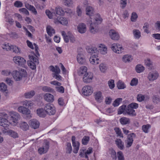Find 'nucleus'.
Wrapping results in <instances>:
<instances>
[{"label": "nucleus", "instance_id": "14", "mask_svg": "<svg viewBox=\"0 0 160 160\" xmlns=\"http://www.w3.org/2000/svg\"><path fill=\"white\" fill-rule=\"evenodd\" d=\"M77 59L78 62L81 64H84L86 61V59L84 53L83 52H78L77 57Z\"/></svg>", "mask_w": 160, "mask_h": 160}, {"label": "nucleus", "instance_id": "52", "mask_svg": "<svg viewBox=\"0 0 160 160\" xmlns=\"http://www.w3.org/2000/svg\"><path fill=\"white\" fill-rule=\"evenodd\" d=\"M7 90V87L6 84L3 82L0 83V91L4 92Z\"/></svg>", "mask_w": 160, "mask_h": 160}, {"label": "nucleus", "instance_id": "2", "mask_svg": "<svg viewBox=\"0 0 160 160\" xmlns=\"http://www.w3.org/2000/svg\"><path fill=\"white\" fill-rule=\"evenodd\" d=\"M102 21V19L100 15L98 14H96L94 19L91 20L89 22L90 32L93 34L97 33L99 30L97 25L101 23Z\"/></svg>", "mask_w": 160, "mask_h": 160}, {"label": "nucleus", "instance_id": "15", "mask_svg": "<svg viewBox=\"0 0 160 160\" xmlns=\"http://www.w3.org/2000/svg\"><path fill=\"white\" fill-rule=\"evenodd\" d=\"M136 135L133 133L129 134L127 136V138L125 141L126 147L129 148L131 147L133 142V138H135Z\"/></svg>", "mask_w": 160, "mask_h": 160}, {"label": "nucleus", "instance_id": "6", "mask_svg": "<svg viewBox=\"0 0 160 160\" xmlns=\"http://www.w3.org/2000/svg\"><path fill=\"white\" fill-rule=\"evenodd\" d=\"M29 61H28V65L32 69H35L36 68V65L38 64L39 61L38 59L32 54L29 55Z\"/></svg>", "mask_w": 160, "mask_h": 160}, {"label": "nucleus", "instance_id": "53", "mask_svg": "<svg viewBox=\"0 0 160 160\" xmlns=\"http://www.w3.org/2000/svg\"><path fill=\"white\" fill-rule=\"evenodd\" d=\"M117 155L118 160H125L124 156L122 152L120 151L118 152Z\"/></svg>", "mask_w": 160, "mask_h": 160}, {"label": "nucleus", "instance_id": "45", "mask_svg": "<svg viewBox=\"0 0 160 160\" xmlns=\"http://www.w3.org/2000/svg\"><path fill=\"white\" fill-rule=\"evenodd\" d=\"M26 7L29 10L31 11L35 14H37V12L35 8L32 5H29L28 4H25Z\"/></svg>", "mask_w": 160, "mask_h": 160}, {"label": "nucleus", "instance_id": "13", "mask_svg": "<svg viewBox=\"0 0 160 160\" xmlns=\"http://www.w3.org/2000/svg\"><path fill=\"white\" fill-rule=\"evenodd\" d=\"M94 97L95 100L98 102L101 103L103 100L104 97L102 92L100 91H97L93 93Z\"/></svg>", "mask_w": 160, "mask_h": 160}, {"label": "nucleus", "instance_id": "50", "mask_svg": "<svg viewBox=\"0 0 160 160\" xmlns=\"http://www.w3.org/2000/svg\"><path fill=\"white\" fill-rule=\"evenodd\" d=\"M150 128L151 125L150 124L144 125L142 126V130L145 133H148Z\"/></svg>", "mask_w": 160, "mask_h": 160}, {"label": "nucleus", "instance_id": "35", "mask_svg": "<svg viewBox=\"0 0 160 160\" xmlns=\"http://www.w3.org/2000/svg\"><path fill=\"white\" fill-rule=\"evenodd\" d=\"M37 115L41 117H44L46 116V112L42 108H40L37 110Z\"/></svg>", "mask_w": 160, "mask_h": 160}, {"label": "nucleus", "instance_id": "34", "mask_svg": "<svg viewBox=\"0 0 160 160\" xmlns=\"http://www.w3.org/2000/svg\"><path fill=\"white\" fill-rule=\"evenodd\" d=\"M133 57L132 56L127 54L123 56L122 58V60L125 62H131L133 60Z\"/></svg>", "mask_w": 160, "mask_h": 160}, {"label": "nucleus", "instance_id": "33", "mask_svg": "<svg viewBox=\"0 0 160 160\" xmlns=\"http://www.w3.org/2000/svg\"><path fill=\"white\" fill-rule=\"evenodd\" d=\"M99 68L100 72L102 73L105 72L107 71L108 67L106 64L105 63H102L99 66Z\"/></svg>", "mask_w": 160, "mask_h": 160}, {"label": "nucleus", "instance_id": "5", "mask_svg": "<svg viewBox=\"0 0 160 160\" xmlns=\"http://www.w3.org/2000/svg\"><path fill=\"white\" fill-rule=\"evenodd\" d=\"M62 35L64 39V41L68 43L70 40V42L72 43H75L77 42V40L74 35L69 32L67 34L64 31H62L61 32Z\"/></svg>", "mask_w": 160, "mask_h": 160}, {"label": "nucleus", "instance_id": "1", "mask_svg": "<svg viewBox=\"0 0 160 160\" xmlns=\"http://www.w3.org/2000/svg\"><path fill=\"white\" fill-rule=\"evenodd\" d=\"M20 116L17 112L9 111L8 114L5 112L0 113V126L4 128H8L10 125L16 126L20 119Z\"/></svg>", "mask_w": 160, "mask_h": 160}, {"label": "nucleus", "instance_id": "38", "mask_svg": "<svg viewBox=\"0 0 160 160\" xmlns=\"http://www.w3.org/2000/svg\"><path fill=\"white\" fill-rule=\"evenodd\" d=\"M120 122L122 125H126L130 123V119L125 117H123L120 119Z\"/></svg>", "mask_w": 160, "mask_h": 160}, {"label": "nucleus", "instance_id": "29", "mask_svg": "<svg viewBox=\"0 0 160 160\" xmlns=\"http://www.w3.org/2000/svg\"><path fill=\"white\" fill-rule=\"evenodd\" d=\"M127 107L125 105H123L120 107L118 110V114H123L124 115H127Z\"/></svg>", "mask_w": 160, "mask_h": 160}, {"label": "nucleus", "instance_id": "32", "mask_svg": "<svg viewBox=\"0 0 160 160\" xmlns=\"http://www.w3.org/2000/svg\"><path fill=\"white\" fill-rule=\"evenodd\" d=\"M132 32L135 39H138L141 37V32L139 30L134 29L132 30Z\"/></svg>", "mask_w": 160, "mask_h": 160}, {"label": "nucleus", "instance_id": "42", "mask_svg": "<svg viewBox=\"0 0 160 160\" xmlns=\"http://www.w3.org/2000/svg\"><path fill=\"white\" fill-rule=\"evenodd\" d=\"M87 68L85 66H82L79 69L78 73V74H83L87 73Z\"/></svg>", "mask_w": 160, "mask_h": 160}, {"label": "nucleus", "instance_id": "59", "mask_svg": "<svg viewBox=\"0 0 160 160\" xmlns=\"http://www.w3.org/2000/svg\"><path fill=\"white\" fill-rule=\"evenodd\" d=\"M60 73H52V77L57 80L60 81L62 80V77L59 74Z\"/></svg>", "mask_w": 160, "mask_h": 160}, {"label": "nucleus", "instance_id": "55", "mask_svg": "<svg viewBox=\"0 0 160 160\" xmlns=\"http://www.w3.org/2000/svg\"><path fill=\"white\" fill-rule=\"evenodd\" d=\"M108 85L111 89L115 87L114 81L112 79L109 80L108 82Z\"/></svg>", "mask_w": 160, "mask_h": 160}, {"label": "nucleus", "instance_id": "24", "mask_svg": "<svg viewBox=\"0 0 160 160\" xmlns=\"http://www.w3.org/2000/svg\"><path fill=\"white\" fill-rule=\"evenodd\" d=\"M18 110L19 112L23 114H29L30 113V111L28 109L22 106L18 107Z\"/></svg>", "mask_w": 160, "mask_h": 160}, {"label": "nucleus", "instance_id": "21", "mask_svg": "<svg viewBox=\"0 0 160 160\" xmlns=\"http://www.w3.org/2000/svg\"><path fill=\"white\" fill-rule=\"evenodd\" d=\"M27 43L28 47L31 49H33L34 48L35 49L36 53V56H39V54L38 51L39 48L38 46L35 43H34L33 45L32 43L29 40L27 41Z\"/></svg>", "mask_w": 160, "mask_h": 160}, {"label": "nucleus", "instance_id": "31", "mask_svg": "<svg viewBox=\"0 0 160 160\" xmlns=\"http://www.w3.org/2000/svg\"><path fill=\"white\" fill-rule=\"evenodd\" d=\"M47 32L50 37H51L55 33V30L50 25H48L46 28Z\"/></svg>", "mask_w": 160, "mask_h": 160}, {"label": "nucleus", "instance_id": "11", "mask_svg": "<svg viewBox=\"0 0 160 160\" xmlns=\"http://www.w3.org/2000/svg\"><path fill=\"white\" fill-rule=\"evenodd\" d=\"M13 61L16 64L22 67L26 63V60L20 56H16L13 57Z\"/></svg>", "mask_w": 160, "mask_h": 160}, {"label": "nucleus", "instance_id": "58", "mask_svg": "<svg viewBox=\"0 0 160 160\" xmlns=\"http://www.w3.org/2000/svg\"><path fill=\"white\" fill-rule=\"evenodd\" d=\"M122 100V98H118L115 100L113 102L112 104L114 107H117L120 103Z\"/></svg>", "mask_w": 160, "mask_h": 160}, {"label": "nucleus", "instance_id": "23", "mask_svg": "<svg viewBox=\"0 0 160 160\" xmlns=\"http://www.w3.org/2000/svg\"><path fill=\"white\" fill-rule=\"evenodd\" d=\"M99 51L102 55H105L107 53L108 49L107 46L103 44H100L98 45Z\"/></svg>", "mask_w": 160, "mask_h": 160}, {"label": "nucleus", "instance_id": "54", "mask_svg": "<svg viewBox=\"0 0 160 160\" xmlns=\"http://www.w3.org/2000/svg\"><path fill=\"white\" fill-rule=\"evenodd\" d=\"M76 12L78 16L80 17L82 16V8L80 5H78L76 8Z\"/></svg>", "mask_w": 160, "mask_h": 160}, {"label": "nucleus", "instance_id": "26", "mask_svg": "<svg viewBox=\"0 0 160 160\" xmlns=\"http://www.w3.org/2000/svg\"><path fill=\"white\" fill-rule=\"evenodd\" d=\"M80 155L82 157H85L86 158H88L87 154H89L92 152V148H89L86 151L85 150H80Z\"/></svg>", "mask_w": 160, "mask_h": 160}, {"label": "nucleus", "instance_id": "20", "mask_svg": "<svg viewBox=\"0 0 160 160\" xmlns=\"http://www.w3.org/2000/svg\"><path fill=\"white\" fill-rule=\"evenodd\" d=\"M54 22L57 24L59 23L63 25H67L68 23V20L66 18L58 17L54 19Z\"/></svg>", "mask_w": 160, "mask_h": 160}, {"label": "nucleus", "instance_id": "46", "mask_svg": "<svg viewBox=\"0 0 160 160\" xmlns=\"http://www.w3.org/2000/svg\"><path fill=\"white\" fill-rule=\"evenodd\" d=\"M62 2L64 5L68 7L72 6L73 3L72 0H62Z\"/></svg>", "mask_w": 160, "mask_h": 160}, {"label": "nucleus", "instance_id": "63", "mask_svg": "<svg viewBox=\"0 0 160 160\" xmlns=\"http://www.w3.org/2000/svg\"><path fill=\"white\" fill-rule=\"evenodd\" d=\"M128 106L130 108H131L133 109H136L138 107V104L136 103H132L129 104Z\"/></svg>", "mask_w": 160, "mask_h": 160}, {"label": "nucleus", "instance_id": "62", "mask_svg": "<svg viewBox=\"0 0 160 160\" xmlns=\"http://www.w3.org/2000/svg\"><path fill=\"white\" fill-rule=\"evenodd\" d=\"M137 18L138 15L135 12H132L131 17V21L133 22H135Z\"/></svg>", "mask_w": 160, "mask_h": 160}, {"label": "nucleus", "instance_id": "61", "mask_svg": "<svg viewBox=\"0 0 160 160\" xmlns=\"http://www.w3.org/2000/svg\"><path fill=\"white\" fill-rule=\"evenodd\" d=\"M67 152L69 153H70L72 151V148L71 143H67Z\"/></svg>", "mask_w": 160, "mask_h": 160}, {"label": "nucleus", "instance_id": "44", "mask_svg": "<svg viewBox=\"0 0 160 160\" xmlns=\"http://www.w3.org/2000/svg\"><path fill=\"white\" fill-rule=\"evenodd\" d=\"M11 71L10 70L8 69H4L2 70L1 72L2 75L5 76H8L11 74H12Z\"/></svg>", "mask_w": 160, "mask_h": 160}, {"label": "nucleus", "instance_id": "56", "mask_svg": "<svg viewBox=\"0 0 160 160\" xmlns=\"http://www.w3.org/2000/svg\"><path fill=\"white\" fill-rule=\"evenodd\" d=\"M90 139L89 137L88 136H85L82 139V143L83 145H86Z\"/></svg>", "mask_w": 160, "mask_h": 160}, {"label": "nucleus", "instance_id": "37", "mask_svg": "<svg viewBox=\"0 0 160 160\" xmlns=\"http://www.w3.org/2000/svg\"><path fill=\"white\" fill-rule=\"evenodd\" d=\"M115 142L116 145L121 150L123 149L124 148V143L121 139H117Z\"/></svg>", "mask_w": 160, "mask_h": 160}, {"label": "nucleus", "instance_id": "3", "mask_svg": "<svg viewBox=\"0 0 160 160\" xmlns=\"http://www.w3.org/2000/svg\"><path fill=\"white\" fill-rule=\"evenodd\" d=\"M12 76L16 81H20L23 78L27 77V73L25 70L20 69L18 70H15L12 72Z\"/></svg>", "mask_w": 160, "mask_h": 160}, {"label": "nucleus", "instance_id": "51", "mask_svg": "<svg viewBox=\"0 0 160 160\" xmlns=\"http://www.w3.org/2000/svg\"><path fill=\"white\" fill-rule=\"evenodd\" d=\"M55 10L56 13L58 15H63L64 13V12L62 8L59 7H56Z\"/></svg>", "mask_w": 160, "mask_h": 160}, {"label": "nucleus", "instance_id": "48", "mask_svg": "<svg viewBox=\"0 0 160 160\" xmlns=\"http://www.w3.org/2000/svg\"><path fill=\"white\" fill-rule=\"evenodd\" d=\"M117 86L118 88L120 89H123L126 88V86L124 83L120 80L118 81Z\"/></svg>", "mask_w": 160, "mask_h": 160}, {"label": "nucleus", "instance_id": "30", "mask_svg": "<svg viewBox=\"0 0 160 160\" xmlns=\"http://www.w3.org/2000/svg\"><path fill=\"white\" fill-rule=\"evenodd\" d=\"M127 114L131 117L135 116L137 115L135 110L131 108H130L128 106H127Z\"/></svg>", "mask_w": 160, "mask_h": 160}, {"label": "nucleus", "instance_id": "40", "mask_svg": "<svg viewBox=\"0 0 160 160\" xmlns=\"http://www.w3.org/2000/svg\"><path fill=\"white\" fill-rule=\"evenodd\" d=\"M35 94V92L33 90L28 92L24 93V96L26 98H30Z\"/></svg>", "mask_w": 160, "mask_h": 160}, {"label": "nucleus", "instance_id": "7", "mask_svg": "<svg viewBox=\"0 0 160 160\" xmlns=\"http://www.w3.org/2000/svg\"><path fill=\"white\" fill-rule=\"evenodd\" d=\"M49 143L47 141H45L43 143L42 146L38 148V152L40 155H42L47 153L49 148Z\"/></svg>", "mask_w": 160, "mask_h": 160}, {"label": "nucleus", "instance_id": "22", "mask_svg": "<svg viewBox=\"0 0 160 160\" xmlns=\"http://www.w3.org/2000/svg\"><path fill=\"white\" fill-rule=\"evenodd\" d=\"M29 123L30 126L35 129L38 128L40 125L39 122L36 119L30 120Z\"/></svg>", "mask_w": 160, "mask_h": 160}, {"label": "nucleus", "instance_id": "47", "mask_svg": "<svg viewBox=\"0 0 160 160\" xmlns=\"http://www.w3.org/2000/svg\"><path fill=\"white\" fill-rule=\"evenodd\" d=\"M144 67L141 64H138L135 67L136 71L138 73L142 72L144 71Z\"/></svg>", "mask_w": 160, "mask_h": 160}, {"label": "nucleus", "instance_id": "16", "mask_svg": "<svg viewBox=\"0 0 160 160\" xmlns=\"http://www.w3.org/2000/svg\"><path fill=\"white\" fill-rule=\"evenodd\" d=\"M4 128V129L2 130L3 133L8 135L13 138H16L18 137V134L17 132L12 130H8L6 128Z\"/></svg>", "mask_w": 160, "mask_h": 160}, {"label": "nucleus", "instance_id": "43", "mask_svg": "<svg viewBox=\"0 0 160 160\" xmlns=\"http://www.w3.org/2000/svg\"><path fill=\"white\" fill-rule=\"evenodd\" d=\"M72 146L73 147L74 149L73 152L75 153H78L79 149V143L78 142H76L72 143Z\"/></svg>", "mask_w": 160, "mask_h": 160}, {"label": "nucleus", "instance_id": "57", "mask_svg": "<svg viewBox=\"0 0 160 160\" xmlns=\"http://www.w3.org/2000/svg\"><path fill=\"white\" fill-rule=\"evenodd\" d=\"M12 45L8 43H5L2 45V47L3 49L7 51H9L11 50Z\"/></svg>", "mask_w": 160, "mask_h": 160}, {"label": "nucleus", "instance_id": "60", "mask_svg": "<svg viewBox=\"0 0 160 160\" xmlns=\"http://www.w3.org/2000/svg\"><path fill=\"white\" fill-rule=\"evenodd\" d=\"M144 62L145 65L148 67H151L152 65V62L149 58H147L145 59L144 61Z\"/></svg>", "mask_w": 160, "mask_h": 160}, {"label": "nucleus", "instance_id": "4", "mask_svg": "<svg viewBox=\"0 0 160 160\" xmlns=\"http://www.w3.org/2000/svg\"><path fill=\"white\" fill-rule=\"evenodd\" d=\"M88 52L91 55L89 58L90 63L92 65H96L99 63V59L98 54L95 53L97 50L95 48H91L88 49Z\"/></svg>", "mask_w": 160, "mask_h": 160}, {"label": "nucleus", "instance_id": "25", "mask_svg": "<svg viewBox=\"0 0 160 160\" xmlns=\"http://www.w3.org/2000/svg\"><path fill=\"white\" fill-rule=\"evenodd\" d=\"M45 100L48 102H52L54 100V96L49 93H47L44 95L43 96Z\"/></svg>", "mask_w": 160, "mask_h": 160}, {"label": "nucleus", "instance_id": "9", "mask_svg": "<svg viewBox=\"0 0 160 160\" xmlns=\"http://www.w3.org/2000/svg\"><path fill=\"white\" fill-rule=\"evenodd\" d=\"M108 35L111 39L114 41H118L120 38V35L118 32L116 30L111 29L108 32Z\"/></svg>", "mask_w": 160, "mask_h": 160}, {"label": "nucleus", "instance_id": "8", "mask_svg": "<svg viewBox=\"0 0 160 160\" xmlns=\"http://www.w3.org/2000/svg\"><path fill=\"white\" fill-rule=\"evenodd\" d=\"M111 48L114 52L117 54L121 53L124 50V48L122 45L118 43H114L112 44Z\"/></svg>", "mask_w": 160, "mask_h": 160}, {"label": "nucleus", "instance_id": "27", "mask_svg": "<svg viewBox=\"0 0 160 160\" xmlns=\"http://www.w3.org/2000/svg\"><path fill=\"white\" fill-rule=\"evenodd\" d=\"M20 128L23 131H27L29 128V126L27 123L24 121L20 122L19 126Z\"/></svg>", "mask_w": 160, "mask_h": 160}, {"label": "nucleus", "instance_id": "17", "mask_svg": "<svg viewBox=\"0 0 160 160\" xmlns=\"http://www.w3.org/2000/svg\"><path fill=\"white\" fill-rule=\"evenodd\" d=\"M93 92V88L89 85L84 86L82 88V93L86 96L91 95Z\"/></svg>", "mask_w": 160, "mask_h": 160}, {"label": "nucleus", "instance_id": "28", "mask_svg": "<svg viewBox=\"0 0 160 160\" xmlns=\"http://www.w3.org/2000/svg\"><path fill=\"white\" fill-rule=\"evenodd\" d=\"M86 13L87 15L90 17L92 16L94 13L93 8L90 6H87L86 8Z\"/></svg>", "mask_w": 160, "mask_h": 160}, {"label": "nucleus", "instance_id": "12", "mask_svg": "<svg viewBox=\"0 0 160 160\" xmlns=\"http://www.w3.org/2000/svg\"><path fill=\"white\" fill-rule=\"evenodd\" d=\"M93 79V74L92 73L88 72L86 73L83 77V81L86 83L91 82Z\"/></svg>", "mask_w": 160, "mask_h": 160}, {"label": "nucleus", "instance_id": "18", "mask_svg": "<svg viewBox=\"0 0 160 160\" xmlns=\"http://www.w3.org/2000/svg\"><path fill=\"white\" fill-rule=\"evenodd\" d=\"M77 30L80 33H84L87 31V25L84 23H80L77 26Z\"/></svg>", "mask_w": 160, "mask_h": 160}, {"label": "nucleus", "instance_id": "64", "mask_svg": "<svg viewBox=\"0 0 160 160\" xmlns=\"http://www.w3.org/2000/svg\"><path fill=\"white\" fill-rule=\"evenodd\" d=\"M59 87H56L55 88L56 90L58 92L61 93H63L64 91V88L62 86H59Z\"/></svg>", "mask_w": 160, "mask_h": 160}, {"label": "nucleus", "instance_id": "41", "mask_svg": "<svg viewBox=\"0 0 160 160\" xmlns=\"http://www.w3.org/2000/svg\"><path fill=\"white\" fill-rule=\"evenodd\" d=\"M22 104L26 107L30 108L33 105V103L30 100H25L22 102Z\"/></svg>", "mask_w": 160, "mask_h": 160}, {"label": "nucleus", "instance_id": "49", "mask_svg": "<svg viewBox=\"0 0 160 160\" xmlns=\"http://www.w3.org/2000/svg\"><path fill=\"white\" fill-rule=\"evenodd\" d=\"M109 152L112 159L113 160H116L117 158L115 151L113 149H109Z\"/></svg>", "mask_w": 160, "mask_h": 160}, {"label": "nucleus", "instance_id": "36", "mask_svg": "<svg viewBox=\"0 0 160 160\" xmlns=\"http://www.w3.org/2000/svg\"><path fill=\"white\" fill-rule=\"evenodd\" d=\"M49 68L50 71L53 72V73H60L61 71L60 68L56 66L55 67H54L53 66H50L49 67Z\"/></svg>", "mask_w": 160, "mask_h": 160}, {"label": "nucleus", "instance_id": "10", "mask_svg": "<svg viewBox=\"0 0 160 160\" xmlns=\"http://www.w3.org/2000/svg\"><path fill=\"white\" fill-rule=\"evenodd\" d=\"M44 110L46 113L49 115H54L56 112L55 107L53 105L51 104H46L44 107Z\"/></svg>", "mask_w": 160, "mask_h": 160}, {"label": "nucleus", "instance_id": "39", "mask_svg": "<svg viewBox=\"0 0 160 160\" xmlns=\"http://www.w3.org/2000/svg\"><path fill=\"white\" fill-rule=\"evenodd\" d=\"M11 50L12 52L18 54H19L21 52L20 48L16 45H12L11 47Z\"/></svg>", "mask_w": 160, "mask_h": 160}, {"label": "nucleus", "instance_id": "19", "mask_svg": "<svg viewBox=\"0 0 160 160\" xmlns=\"http://www.w3.org/2000/svg\"><path fill=\"white\" fill-rule=\"evenodd\" d=\"M159 76L158 72L156 71H153L149 72L148 78L149 81H153L157 79Z\"/></svg>", "mask_w": 160, "mask_h": 160}]
</instances>
